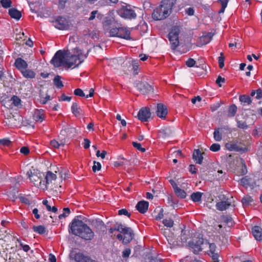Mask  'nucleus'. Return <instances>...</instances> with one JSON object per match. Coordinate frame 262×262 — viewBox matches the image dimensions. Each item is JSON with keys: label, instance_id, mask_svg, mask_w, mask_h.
Here are the masks:
<instances>
[{"label": "nucleus", "instance_id": "17", "mask_svg": "<svg viewBox=\"0 0 262 262\" xmlns=\"http://www.w3.org/2000/svg\"><path fill=\"white\" fill-rule=\"evenodd\" d=\"M213 34L212 33H205L199 38V42L202 45H205L212 39Z\"/></svg>", "mask_w": 262, "mask_h": 262}, {"label": "nucleus", "instance_id": "41", "mask_svg": "<svg viewBox=\"0 0 262 262\" xmlns=\"http://www.w3.org/2000/svg\"><path fill=\"white\" fill-rule=\"evenodd\" d=\"M119 28H112L109 31V35L112 37H118Z\"/></svg>", "mask_w": 262, "mask_h": 262}, {"label": "nucleus", "instance_id": "36", "mask_svg": "<svg viewBox=\"0 0 262 262\" xmlns=\"http://www.w3.org/2000/svg\"><path fill=\"white\" fill-rule=\"evenodd\" d=\"M174 192L179 197L181 198H185L186 196V193L185 191L181 189H180L179 187H176L175 189L174 190Z\"/></svg>", "mask_w": 262, "mask_h": 262}, {"label": "nucleus", "instance_id": "62", "mask_svg": "<svg viewBox=\"0 0 262 262\" xmlns=\"http://www.w3.org/2000/svg\"><path fill=\"white\" fill-rule=\"evenodd\" d=\"M90 143H91V142H90V140H89L87 138L84 139V142H83V147L84 148L87 149V148H89L90 146Z\"/></svg>", "mask_w": 262, "mask_h": 262}, {"label": "nucleus", "instance_id": "55", "mask_svg": "<svg viewBox=\"0 0 262 262\" xmlns=\"http://www.w3.org/2000/svg\"><path fill=\"white\" fill-rule=\"evenodd\" d=\"M50 100H51L50 96L47 95L45 97H43L40 98V102L41 104H45Z\"/></svg>", "mask_w": 262, "mask_h": 262}, {"label": "nucleus", "instance_id": "40", "mask_svg": "<svg viewBox=\"0 0 262 262\" xmlns=\"http://www.w3.org/2000/svg\"><path fill=\"white\" fill-rule=\"evenodd\" d=\"M163 224L167 227H172L174 224L173 221L171 219H165L163 220Z\"/></svg>", "mask_w": 262, "mask_h": 262}, {"label": "nucleus", "instance_id": "22", "mask_svg": "<svg viewBox=\"0 0 262 262\" xmlns=\"http://www.w3.org/2000/svg\"><path fill=\"white\" fill-rule=\"evenodd\" d=\"M45 118V115L43 111L41 110H37L34 112L33 115V119L37 122H41Z\"/></svg>", "mask_w": 262, "mask_h": 262}, {"label": "nucleus", "instance_id": "44", "mask_svg": "<svg viewBox=\"0 0 262 262\" xmlns=\"http://www.w3.org/2000/svg\"><path fill=\"white\" fill-rule=\"evenodd\" d=\"M224 60L225 58L223 53L221 52L218 60L219 67L221 69H222L224 67Z\"/></svg>", "mask_w": 262, "mask_h": 262}, {"label": "nucleus", "instance_id": "59", "mask_svg": "<svg viewBox=\"0 0 262 262\" xmlns=\"http://www.w3.org/2000/svg\"><path fill=\"white\" fill-rule=\"evenodd\" d=\"M118 214L119 215H126L128 217L130 216V214L128 212V211L125 209H122L118 211Z\"/></svg>", "mask_w": 262, "mask_h": 262}, {"label": "nucleus", "instance_id": "39", "mask_svg": "<svg viewBox=\"0 0 262 262\" xmlns=\"http://www.w3.org/2000/svg\"><path fill=\"white\" fill-rule=\"evenodd\" d=\"M185 232L183 230H182V233L181 236V239L182 240L181 244L179 245L182 246H188V243H187V237L185 235Z\"/></svg>", "mask_w": 262, "mask_h": 262}, {"label": "nucleus", "instance_id": "5", "mask_svg": "<svg viewBox=\"0 0 262 262\" xmlns=\"http://www.w3.org/2000/svg\"><path fill=\"white\" fill-rule=\"evenodd\" d=\"M66 51L59 50L56 52L51 62L55 67H66Z\"/></svg>", "mask_w": 262, "mask_h": 262}, {"label": "nucleus", "instance_id": "33", "mask_svg": "<svg viewBox=\"0 0 262 262\" xmlns=\"http://www.w3.org/2000/svg\"><path fill=\"white\" fill-rule=\"evenodd\" d=\"M236 111L237 107L236 105L234 104L231 105L228 109V116L230 117H234L236 114Z\"/></svg>", "mask_w": 262, "mask_h": 262}, {"label": "nucleus", "instance_id": "27", "mask_svg": "<svg viewBox=\"0 0 262 262\" xmlns=\"http://www.w3.org/2000/svg\"><path fill=\"white\" fill-rule=\"evenodd\" d=\"M230 205V203L228 201H221L216 204L217 209L220 211L226 210Z\"/></svg>", "mask_w": 262, "mask_h": 262}, {"label": "nucleus", "instance_id": "35", "mask_svg": "<svg viewBox=\"0 0 262 262\" xmlns=\"http://www.w3.org/2000/svg\"><path fill=\"white\" fill-rule=\"evenodd\" d=\"M253 200L251 196L249 195H246L243 198L242 202L244 206H248L252 202H253Z\"/></svg>", "mask_w": 262, "mask_h": 262}, {"label": "nucleus", "instance_id": "30", "mask_svg": "<svg viewBox=\"0 0 262 262\" xmlns=\"http://www.w3.org/2000/svg\"><path fill=\"white\" fill-rule=\"evenodd\" d=\"M220 128L215 129L213 133V138L215 141L220 142L222 139V134Z\"/></svg>", "mask_w": 262, "mask_h": 262}, {"label": "nucleus", "instance_id": "56", "mask_svg": "<svg viewBox=\"0 0 262 262\" xmlns=\"http://www.w3.org/2000/svg\"><path fill=\"white\" fill-rule=\"evenodd\" d=\"M106 154L107 152L105 150H102L101 152L100 151L98 150L96 151V156L97 157H101L102 159H104Z\"/></svg>", "mask_w": 262, "mask_h": 262}, {"label": "nucleus", "instance_id": "32", "mask_svg": "<svg viewBox=\"0 0 262 262\" xmlns=\"http://www.w3.org/2000/svg\"><path fill=\"white\" fill-rule=\"evenodd\" d=\"M53 82L54 84L57 88L60 89L63 86L62 82L61 80V77L59 75H57L54 77Z\"/></svg>", "mask_w": 262, "mask_h": 262}, {"label": "nucleus", "instance_id": "18", "mask_svg": "<svg viewBox=\"0 0 262 262\" xmlns=\"http://www.w3.org/2000/svg\"><path fill=\"white\" fill-rule=\"evenodd\" d=\"M176 1L177 0H162L161 5L171 13V10L176 4Z\"/></svg>", "mask_w": 262, "mask_h": 262}, {"label": "nucleus", "instance_id": "45", "mask_svg": "<svg viewBox=\"0 0 262 262\" xmlns=\"http://www.w3.org/2000/svg\"><path fill=\"white\" fill-rule=\"evenodd\" d=\"M221 146L219 144L213 143L210 147V150L213 152H216L220 150Z\"/></svg>", "mask_w": 262, "mask_h": 262}, {"label": "nucleus", "instance_id": "1", "mask_svg": "<svg viewBox=\"0 0 262 262\" xmlns=\"http://www.w3.org/2000/svg\"><path fill=\"white\" fill-rule=\"evenodd\" d=\"M69 227L70 232L85 240H92L94 237V232L81 220L74 219Z\"/></svg>", "mask_w": 262, "mask_h": 262}, {"label": "nucleus", "instance_id": "2", "mask_svg": "<svg viewBox=\"0 0 262 262\" xmlns=\"http://www.w3.org/2000/svg\"><path fill=\"white\" fill-rule=\"evenodd\" d=\"M89 51L85 52L83 50L76 48L72 50V52L66 51V67L71 68L73 66L78 67L84 60L87 57Z\"/></svg>", "mask_w": 262, "mask_h": 262}, {"label": "nucleus", "instance_id": "52", "mask_svg": "<svg viewBox=\"0 0 262 262\" xmlns=\"http://www.w3.org/2000/svg\"><path fill=\"white\" fill-rule=\"evenodd\" d=\"M74 94L76 96H80V97H85L86 95L84 93L83 91L80 89H76L74 91Z\"/></svg>", "mask_w": 262, "mask_h": 262}, {"label": "nucleus", "instance_id": "58", "mask_svg": "<svg viewBox=\"0 0 262 262\" xmlns=\"http://www.w3.org/2000/svg\"><path fill=\"white\" fill-rule=\"evenodd\" d=\"M195 64V61L192 58H189L186 62V64L188 67H192L194 66Z\"/></svg>", "mask_w": 262, "mask_h": 262}, {"label": "nucleus", "instance_id": "43", "mask_svg": "<svg viewBox=\"0 0 262 262\" xmlns=\"http://www.w3.org/2000/svg\"><path fill=\"white\" fill-rule=\"evenodd\" d=\"M17 241L18 243L19 244V246L23 249V250L25 252H28V251H29L30 248L29 245L24 244L22 243V242L19 239H17Z\"/></svg>", "mask_w": 262, "mask_h": 262}, {"label": "nucleus", "instance_id": "48", "mask_svg": "<svg viewBox=\"0 0 262 262\" xmlns=\"http://www.w3.org/2000/svg\"><path fill=\"white\" fill-rule=\"evenodd\" d=\"M11 101L15 106H18L20 104V99L17 96H14L11 98Z\"/></svg>", "mask_w": 262, "mask_h": 262}, {"label": "nucleus", "instance_id": "10", "mask_svg": "<svg viewBox=\"0 0 262 262\" xmlns=\"http://www.w3.org/2000/svg\"><path fill=\"white\" fill-rule=\"evenodd\" d=\"M27 174L30 181L33 183L35 186V183H38L40 179L44 177L43 173L33 168L28 171Z\"/></svg>", "mask_w": 262, "mask_h": 262}, {"label": "nucleus", "instance_id": "14", "mask_svg": "<svg viewBox=\"0 0 262 262\" xmlns=\"http://www.w3.org/2000/svg\"><path fill=\"white\" fill-rule=\"evenodd\" d=\"M150 112L149 110L146 108H142L138 112V119L142 121H147L150 117Z\"/></svg>", "mask_w": 262, "mask_h": 262}, {"label": "nucleus", "instance_id": "51", "mask_svg": "<svg viewBox=\"0 0 262 262\" xmlns=\"http://www.w3.org/2000/svg\"><path fill=\"white\" fill-rule=\"evenodd\" d=\"M133 146L137 148V149H138L139 150L142 151V152H144L145 151V149L144 148H142L141 147V145L140 143H137V142H133Z\"/></svg>", "mask_w": 262, "mask_h": 262}, {"label": "nucleus", "instance_id": "31", "mask_svg": "<svg viewBox=\"0 0 262 262\" xmlns=\"http://www.w3.org/2000/svg\"><path fill=\"white\" fill-rule=\"evenodd\" d=\"M203 193L200 192L193 193L191 195V200L194 202H198L201 200Z\"/></svg>", "mask_w": 262, "mask_h": 262}, {"label": "nucleus", "instance_id": "23", "mask_svg": "<svg viewBox=\"0 0 262 262\" xmlns=\"http://www.w3.org/2000/svg\"><path fill=\"white\" fill-rule=\"evenodd\" d=\"M71 111L72 113L77 117L80 116L82 114V110L76 102L73 103L72 104Z\"/></svg>", "mask_w": 262, "mask_h": 262}, {"label": "nucleus", "instance_id": "9", "mask_svg": "<svg viewBox=\"0 0 262 262\" xmlns=\"http://www.w3.org/2000/svg\"><path fill=\"white\" fill-rule=\"evenodd\" d=\"M198 238L197 240L193 239L192 241L188 243V247L194 254H197L202 250L201 246L203 244V238L201 235H199Z\"/></svg>", "mask_w": 262, "mask_h": 262}, {"label": "nucleus", "instance_id": "50", "mask_svg": "<svg viewBox=\"0 0 262 262\" xmlns=\"http://www.w3.org/2000/svg\"><path fill=\"white\" fill-rule=\"evenodd\" d=\"M50 145L54 148H58L61 145H63L62 143H59L58 141L55 140H52L50 142Z\"/></svg>", "mask_w": 262, "mask_h": 262}, {"label": "nucleus", "instance_id": "21", "mask_svg": "<svg viewBox=\"0 0 262 262\" xmlns=\"http://www.w3.org/2000/svg\"><path fill=\"white\" fill-rule=\"evenodd\" d=\"M252 234L257 241H262V229L259 226H254L252 229Z\"/></svg>", "mask_w": 262, "mask_h": 262}, {"label": "nucleus", "instance_id": "46", "mask_svg": "<svg viewBox=\"0 0 262 262\" xmlns=\"http://www.w3.org/2000/svg\"><path fill=\"white\" fill-rule=\"evenodd\" d=\"M101 167V164L99 162L94 161V165L92 167V169L94 172H96L100 170Z\"/></svg>", "mask_w": 262, "mask_h": 262}, {"label": "nucleus", "instance_id": "64", "mask_svg": "<svg viewBox=\"0 0 262 262\" xmlns=\"http://www.w3.org/2000/svg\"><path fill=\"white\" fill-rule=\"evenodd\" d=\"M225 80L224 78L222 77L221 76H219L217 78L216 80V83L219 85V86H221V83H224L225 82Z\"/></svg>", "mask_w": 262, "mask_h": 262}, {"label": "nucleus", "instance_id": "29", "mask_svg": "<svg viewBox=\"0 0 262 262\" xmlns=\"http://www.w3.org/2000/svg\"><path fill=\"white\" fill-rule=\"evenodd\" d=\"M56 178V174L51 171H48L46 175L45 176V179H46L49 185L52 183L53 181L55 180Z\"/></svg>", "mask_w": 262, "mask_h": 262}, {"label": "nucleus", "instance_id": "7", "mask_svg": "<svg viewBox=\"0 0 262 262\" xmlns=\"http://www.w3.org/2000/svg\"><path fill=\"white\" fill-rule=\"evenodd\" d=\"M120 15L126 19H133L136 17L135 11L130 5L124 4L120 10Z\"/></svg>", "mask_w": 262, "mask_h": 262}, {"label": "nucleus", "instance_id": "24", "mask_svg": "<svg viewBox=\"0 0 262 262\" xmlns=\"http://www.w3.org/2000/svg\"><path fill=\"white\" fill-rule=\"evenodd\" d=\"M9 14L12 18L16 20H19L21 17V12L16 9L13 8L9 10Z\"/></svg>", "mask_w": 262, "mask_h": 262}, {"label": "nucleus", "instance_id": "6", "mask_svg": "<svg viewBox=\"0 0 262 262\" xmlns=\"http://www.w3.org/2000/svg\"><path fill=\"white\" fill-rule=\"evenodd\" d=\"M170 13L165 9L161 5L154 10L152 17L156 20H162L166 18L170 15Z\"/></svg>", "mask_w": 262, "mask_h": 262}, {"label": "nucleus", "instance_id": "4", "mask_svg": "<svg viewBox=\"0 0 262 262\" xmlns=\"http://www.w3.org/2000/svg\"><path fill=\"white\" fill-rule=\"evenodd\" d=\"M181 28L178 26L173 27L168 34V38L171 44V48L175 50L179 45V35Z\"/></svg>", "mask_w": 262, "mask_h": 262}, {"label": "nucleus", "instance_id": "42", "mask_svg": "<svg viewBox=\"0 0 262 262\" xmlns=\"http://www.w3.org/2000/svg\"><path fill=\"white\" fill-rule=\"evenodd\" d=\"M11 144V141L9 138H4L0 139V144L5 146H9Z\"/></svg>", "mask_w": 262, "mask_h": 262}, {"label": "nucleus", "instance_id": "63", "mask_svg": "<svg viewBox=\"0 0 262 262\" xmlns=\"http://www.w3.org/2000/svg\"><path fill=\"white\" fill-rule=\"evenodd\" d=\"M60 177L61 179H66L68 177V173L67 172L66 170H63L62 169L61 171L59 172Z\"/></svg>", "mask_w": 262, "mask_h": 262}, {"label": "nucleus", "instance_id": "49", "mask_svg": "<svg viewBox=\"0 0 262 262\" xmlns=\"http://www.w3.org/2000/svg\"><path fill=\"white\" fill-rule=\"evenodd\" d=\"M237 125L238 127L244 129H246L248 128L246 123L243 121H238L237 122Z\"/></svg>", "mask_w": 262, "mask_h": 262}, {"label": "nucleus", "instance_id": "13", "mask_svg": "<svg viewBox=\"0 0 262 262\" xmlns=\"http://www.w3.org/2000/svg\"><path fill=\"white\" fill-rule=\"evenodd\" d=\"M137 89L143 94H146L152 91L150 85L146 82H138L136 83Z\"/></svg>", "mask_w": 262, "mask_h": 262}, {"label": "nucleus", "instance_id": "28", "mask_svg": "<svg viewBox=\"0 0 262 262\" xmlns=\"http://www.w3.org/2000/svg\"><path fill=\"white\" fill-rule=\"evenodd\" d=\"M23 76L26 78H34L35 77V73L32 70L26 69L21 72Z\"/></svg>", "mask_w": 262, "mask_h": 262}, {"label": "nucleus", "instance_id": "3", "mask_svg": "<svg viewBox=\"0 0 262 262\" xmlns=\"http://www.w3.org/2000/svg\"><path fill=\"white\" fill-rule=\"evenodd\" d=\"M116 231L120 232L117 234V238L122 242L124 244L130 243L134 237V233L130 228L127 227L122 224L116 225Z\"/></svg>", "mask_w": 262, "mask_h": 262}, {"label": "nucleus", "instance_id": "61", "mask_svg": "<svg viewBox=\"0 0 262 262\" xmlns=\"http://www.w3.org/2000/svg\"><path fill=\"white\" fill-rule=\"evenodd\" d=\"M20 152L21 154L27 155L29 153L30 150L28 147L26 146H23L20 148Z\"/></svg>", "mask_w": 262, "mask_h": 262}, {"label": "nucleus", "instance_id": "34", "mask_svg": "<svg viewBox=\"0 0 262 262\" xmlns=\"http://www.w3.org/2000/svg\"><path fill=\"white\" fill-rule=\"evenodd\" d=\"M33 229L34 231L38 234H43L46 232V228L44 226L40 225L37 226H33Z\"/></svg>", "mask_w": 262, "mask_h": 262}, {"label": "nucleus", "instance_id": "47", "mask_svg": "<svg viewBox=\"0 0 262 262\" xmlns=\"http://www.w3.org/2000/svg\"><path fill=\"white\" fill-rule=\"evenodd\" d=\"M63 211V212L59 215V218L60 219L68 216L70 213V210L69 208H64Z\"/></svg>", "mask_w": 262, "mask_h": 262}, {"label": "nucleus", "instance_id": "19", "mask_svg": "<svg viewBox=\"0 0 262 262\" xmlns=\"http://www.w3.org/2000/svg\"><path fill=\"white\" fill-rule=\"evenodd\" d=\"M15 66L20 72L27 69L28 67V64L26 61L21 58H18L15 60Z\"/></svg>", "mask_w": 262, "mask_h": 262}, {"label": "nucleus", "instance_id": "16", "mask_svg": "<svg viewBox=\"0 0 262 262\" xmlns=\"http://www.w3.org/2000/svg\"><path fill=\"white\" fill-rule=\"evenodd\" d=\"M118 30V37L123 38L126 40L130 39V32L128 29L125 28L120 27L119 28Z\"/></svg>", "mask_w": 262, "mask_h": 262}, {"label": "nucleus", "instance_id": "54", "mask_svg": "<svg viewBox=\"0 0 262 262\" xmlns=\"http://www.w3.org/2000/svg\"><path fill=\"white\" fill-rule=\"evenodd\" d=\"M218 252L216 249V246L214 244H209V250L208 253H213Z\"/></svg>", "mask_w": 262, "mask_h": 262}, {"label": "nucleus", "instance_id": "57", "mask_svg": "<svg viewBox=\"0 0 262 262\" xmlns=\"http://www.w3.org/2000/svg\"><path fill=\"white\" fill-rule=\"evenodd\" d=\"M71 98V97L67 96L65 94H63L59 98V100L61 101H70Z\"/></svg>", "mask_w": 262, "mask_h": 262}, {"label": "nucleus", "instance_id": "8", "mask_svg": "<svg viewBox=\"0 0 262 262\" xmlns=\"http://www.w3.org/2000/svg\"><path fill=\"white\" fill-rule=\"evenodd\" d=\"M225 147L229 151H235L242 153L247 151L248 149L245 145H241L237 141H232L227 143Z\"/></svg>", "mask_w": 262, "mask_h": 262}, {"label": "nucleus", "instance_id": "53", "mask_svg": "<svg viewBox=\"0 0 262 262\" xmlns=\"http://www.w3.org/2000/svg\"><path fill=\"white\" fill-rule=\"evenodd\" d=\"M209 255L211 257L213 261L212 262H219V254L218 252L213 253H208Z\"/></svg>", "mask_w": 262, "mask_h": 262}, {"label": "nucleus", "instance_id": "26", "mask_svg": "<svg viewBox=\"0 0 262 262\" xmlns=\"http://www.w3.org/2000/svg\"><path fill=\"white\" fill-rule=\"evenodd\" d=\"M49 185V184L47 183V181L45 179V177L41 178L38 183H35V186L43 190H47Z\"/></svg>", "mask_w": 262, "mask_h": 262}, {"label": "nucleus", "instance_id": "37", "mask_svg": "<svg viewBox=\"0 0 262 262\" xmlns=\"http://www.w3.org/2000/svg\"><path fill=\"white\" fill-rule=\"evenodd\" d=\"M239 100L241 102L247 104H250L252 102L251 98L247 95H242L239 97Z\"/></svg>", "mask_w": 262, "mask_h": 262}, {"label": "nucleus", "instance_id": "25", "mask_svg": "<svg viewBox=\"0 0 262 262\" xmlns=\"http://www.w3.org/2000/svg\"><path fill=\"white\" fill-rule=\"evenodd\" d=\"M193 159L196 163L201 164L202 163L203 157L199 149H195L193 154Z\"/></svg>", "mask_w": 262, "mask_h": 262}, {"label": "nucleus", "instance_id": "20", "mask_svg": "<svg viewBox=\"0 0 262 262\" xmlns=\"http://www.w3.org/2000/svg\"><path fill=\"white\" fill-rule=\"evenodd\" d=\"M149 204L145 201H141L138 203L136 207L137 209L141 213H145L148 208Z\"/></svg>", "mask_w": 262, "mask_h": 262}, {"label": "nucleus", "instance_id": "60", "mask_svg": "<svg viewBox=\"0 0 262 262\" xmlns=\"http://www.w3.org/2000/svg\"><path fill=\"white\" fill-rule=\"evenodd\" d=\"M131 252L129 248L125 249L122 252V256L124 258L128 257Z\"/></svg>", "mask_w": 262, "mask_h": 262}, {"label": "nucleus", "instance_id": "15", "mask_svg": "<svg viewBox=\"0 0 262 262\" xmlns=\"http://www.w3.org/2000/svg\"><path fill=\"white\" fill-rule=\"evenodd\" d=\"M167 108L165 105L162 103L157 104V109L156 111L157 115L161 118H165L167 115Z\"/></svg>", "mask_w": 262, "mask_h": 262}, {"label": "nucleus", "instance_id": "12", "mask_svg": "<svg viewBox=\"0 0 262 262\" xmlns=\"http://www.w3.org/2000/svg\"><path fill=\"white\" fill-rule=\"evenodd\" d=\"M54 27L59 30H67L68 28V24L67 19L63 17H58L53 22Z\"/></svg>", "mask_w": 262, "mask_h": 262}, {"label": "nucleus", "instance_id": "11", "mask_svg": "<svg viewBox=\"0 0 262 262\" xmlns=\"http://www.w3.org/2000/svg\"><path fill=\"white\" fill-rule=\"evenodd\" d=\"M70 257L76 262H97L80 252L75 253L73 252L70 254Z\"/></svg>", "mask_w": 262, "mask_h": 262}, {"label": "nucleus", "instance_id": "38", "mask_svg": "<svg viewBox=\"0 0 262 262\" xmlns=\"http://www.w3.org/2000/svg\"><path fill=\"white\" fill-rule=\"evenodd\" d=\"M0 3L4 8H10L12 5V2L11 0H1Z\"/></svg>", "mask_w": 262, "mask_h": 262}]
</instances>
